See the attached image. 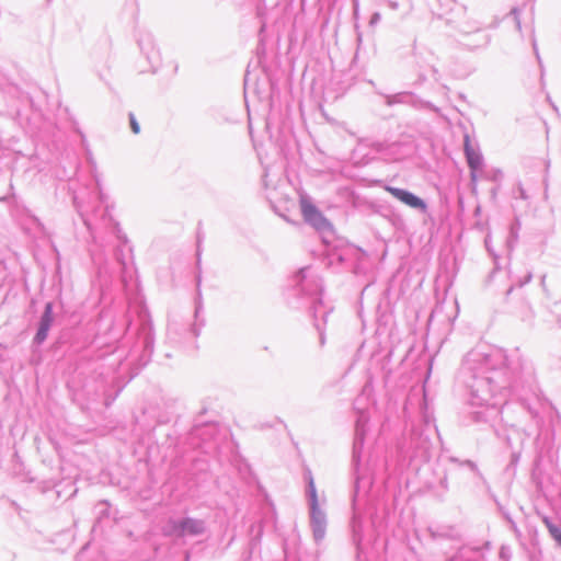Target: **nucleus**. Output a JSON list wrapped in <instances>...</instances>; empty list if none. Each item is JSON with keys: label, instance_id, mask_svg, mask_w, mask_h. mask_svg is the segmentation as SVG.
<instances>
[{"label": "nucleus", "instance_id": "1", "mask_svg": "<svg viewBox=\"0 0 561 561\" xmlns=\"http://www.w3.org/2000/svg\"><path fill=\"white\" fill-rule=\"evenodd\" d=\"M506 360V355L501 350L488 346L471 350L462 360L459 378L468 389L469 403L473 407H485L484 410L471 413L477 423H486L497 416V407L502 404L497 397L505 402L513 379Z\"/></svg>", "mask_w": 561, "mask_h": 561}, {"label": "nucleus", "instance_id": "2", "mask_svg": "<svg viewBox=\"0 0 561 561\" xmlns=\"http://www.w3.org/2000/svg\"><path fill=\"white\" fill-rule=\"evenodd\" d=\"M293 282L299 294L308 297L311 301L314 327L319 332L320 345L323 346L325 344L324 330L318 322V318L321 317L323 323H325L330 311L323 309L321 280L317 275L312 274L310 267H302L294 275Z\"/></svg>", "mask_w": 561, "mask_h": 561}, {"label": "nucleus", "instance_id": "3", "mask_svg": "<svg viewBox=\"0 0 561 561\" xmlns=\"http://www.w3.org/2000/svg\"><path fill=\"white\" fill-rule=\"evenodd\" d=\"M139 320L140 324L137 330L138 337L130 351L129 357L131 362L136 359L140 366H145L150 360L153 352V334L148 316L141 313Z\"/></svg>", "mask_w": 561, "mask_h": 561}, {"label": "nucleus", "instance_id": "4", "mask_svg": "<svg viewBox=\"0 0 561 561\" xmlns=\"http://www.w3.org/2000/svg\"><path fill=\"white\" fill-rule=\"evenodd\" d=\"M206 523L193 517L170 518L163 526V534L176 539L204 535Z\"/></svg>", "mask_w": 561, "mask_h": 561}, {"label": "nucleus", "instance_id": "5", "mask_svg": "<svg viewBox=\"0 0 561 561\" xmlns=\"http://www.w3.org/2000/svg\"><path fill=\"white\" fill-rule=\"evenodd\" d=\"M427 531L431 539L437 543H442L443 541H450L453 547L456 549H458L461 545V533L455 526L428 527Z\"/></svg>", "mask_w": 561, "mask_h": 561}, {"label": "nucleus", "instance_id": "6", "mask_svg": "<svg viewBox=\"0 0 561 561\" xmlns=\"http://www.w3.org/2000/svg\"><path fill=\"white\" fill-rule=\"evenodd\" d=\"M367 422L368 416L366 415V413L360 412L356 419L355 435L353 442V465L356 468V470L358 469L360 462V455L364 448Z\"/></svg>", "mask_w": 561, "mask_h": 561}, {"label": "nucleus", "instance_id": "7", "mask_svg": "<svg viewBox=\"0 0 561 561\" xmlns=\"http://www.w3.org/2000/svg\"><path fill=\"white\" fill-rule=\"evenodd\" d=\"M301 211L305 220L318 231L327 232L332 230V226L329 220L311 203L301 201Z\"/></svg>", "mask_w": 561, "mask_h": 561}, {"label": "nucleus", "instance_id": "8", "mask_svg": "<svg viewBox=\"0 0 561 561\" xmlns=\"http://www.w3.org/2000/svg\"><path fill=\"white\" fill-rule=\"evenodd\" d=\"M385 190L410 208L416 209L421 213L427 211V204L425 201L411 193L410 191L390 185L385 186Z\"/></svg>", "mask_w": 561, "mask_h": 561}, {"label": "nucleus", "instance_id": "9", "mask_svg": "<svg viewBox=\"0 0 561 561\" xmlns=\"http://www.w3.org/2000/svg\"><path fill=\"white\" fill-rule=\"evenodd\" d=\"M412 458L427 461L431 457L432 440L428 435L414 431L411 436Z\"/></svg>", "mask_w": 561, "mask_h": 561}, {"label": "nucleus", "instance_id": "10", "mask_svg": "<svg viewBox=\"0 0 561 561\" xmlns=\"http://www.w3.org/2000/svg\"><path fill=\"white\" fill-rule=\"evenodd\" d=\"M310 527L312 529L313 539L317 543L321 542L327 533V515L319 505L310 506Z\"/></svg>", "mask_w": 561, "mask_h": 561}, {"label": "nucleus", "instance_id": "11", "mask_svg": "<svg viewBox=\"0 0 561 561\" xmlns=\"http://www.w3.org/2000/svg\"><path fill=\"white\" fill-rule=\"evenodd\" d=\"M138 45L141 53L146 56L150 64H158L160 61V53L157 48L154 37L150 32H139Z\"/></svg>", "mask_w": 561, "mask_h": 561}, {"label": "nucleus", "instance_id": "12", "mask_svg": "<svg viewBox=\"0 0 561 561\" xmlns=\"http://www.w3.org/2000/svg\"><path fill=\"white\" fill-rule=\"evenodd\" d=\"M463 150L467 159L468 167L470 168L471 180H477V171L483 165V157L479 150L474 149L471 144L469 136H465Z\"/></svg>", "mask_w": 561, "mask_h": 561}, {"label": "nucleus", "instance_id": "13", "mask_svg": "<svg viewBox=\"0 0 561 561\" xmlns=\"http://www.w3.org/2000/svg\"><path fill=\"white\" fill-rule=\"evenodd\" d=\"M53 321H54V317H53V304L51 302H47L45 305V309H44V312L41 317V320H39V323H38V329H37V332L34 336V342L36 344H42L47 335H48V332H49V329L53 324Z\"/></svg>", "mask_w": 561, "mask_h": 561}, {"label": "nucleus", "instance_id": "14", "mask_svg": "<svg viewBox=\"0 0 561 561\" xmlns=\"http://www.w3.org/2000/svg\"><path fill=\"white\" fill-rule=\"evenodd\" d=\"M110 211H111V207H110V205L106 204L105 209L103 210V214H102V219L103 220L108 219L113 225V232L115 233L116 238L122 243H124V244L127 243L126 234L123 233L119 224L113 219Z\"/></svg>", "mask_w": 561, "mask_h": 561}, {"label": "nucleus", "instance_id": "15", "mask_svg": "<svg viewBox=\"0 0 561 561\" xmlns=\"http://www.w3.org/2000/svg\"><path fill=\"white\" fill-rule=\"evenodd\" d=\"M352 533H353V541L356 545L357 548V554L360 553V542H362V522L359 517L354 514L352 522H351Z\"/></svg>", "mask_w": 561, "mask_h": 561}, {"label": "nucleus", "instance_id": "16", "mask_svg": "<svg viewBox=\"0 0 561 561\" xmlns=\"http://www.w3.org/2000/svg\"><path fill=\"white\" fill-rule=\"evenodd\" d=\"M449 461L453 462V463H456L458 465L459 467H465V468H468L476 478H478L479 480H484L481 471L479 470L478 466L476 462H473L472 460H460L459 458H456V457H449Z\"/></svg>", "mask_w": 561, "mask_h": 561}, {"label": "nucleus", "instance_id": "17", "mask_svg": "<svg viewBox=\"0 0 561 561\" xmlns=\"http://www.w3.org/2000/svg\"><path fill=\"white\" fill-rule=\"evenodd\" d=\"M307 497H308L309 507L319 505L316 484H314L313 478L310 472L308 474V481H307Z\"/></svg>", "mask_w": 561, "mask_h": 561}, {"label": "nucleus", "instance_id": "18", "mask_svg": "<svg viewBox=\"0 0 561 561\" xmlns=\"http://www.w3.org/2000/svg\"><path fill=\"white\" fill-rule=\"evenodd\" d=\"M542 523L547 527L549 535L556 541V543L561 548V528H559L549 517H543Z\"/></svg>", "mask_w": 561, "mask_h": 561}, {"label": "nucleus", "instance_id": "19", "mask_svg": "<svg viewBox=\"0 0 561 561\" xmlns=\"http://www.w3.org/2000/svg\"><path fill=\"white\" fill-rule=\"evenodd\" d=\"M383 98H385L386 105L392 106V105L399 104V103H407L410 98V93L400 92V93H396L392 95H383Z\"/></svg>", "mask_w": 561, "mask_h": 561}, {"label": "nucleus", "instance_id": "20", "mask_svg": "<svg viewBox=\"0 0 561 561\" xmlns=\"http://www.w3.org/2000/svg\"><path fill=\"white\" fill-rule=\"evenodd\" d=\"M128 118H129V125H130L131 131L134 134H139L140 133V125L137 122L136 116L133 113H129Z\"/></svg>", "mask_w": 561, "mask_h": 561}, {"label": "nucleus", "instance_id": "21", "mask_svg": "<svg viewBox=\"0 0 561 561\" xmlns=\"http://www.w3.org/2000/svg\"><path fill=\"white\" fill-rule=\"evenodd\" d=\"M510 14L514 16L516 28L518 31H520L522 30V24H520V20H519V9L513 8L511 10Z\"/></svg>", "mask_w": 561, "mask_h": 561}, {"label": "nucleus", "instance_id": "22", "mask_svg": "<svg viewBox=\"0 0 561 561\" xmlns=\"http://www.w3.org/2000/svg\"><path fill=\"white\" fill-rule=\"evenodd\" d=\"M115 257H116L117 262L119 264H122L123 267H125L126 263H125L124 253H123L122 248H119V247L116 248V250H115Z\"/></svg>", "mask_w": 561, "mask_h": 561}, {"label": "nucleus", "instance_id": "23", "mask_svg": "<svg viewBox=\"0 0 561 561\" xmlns=\"http://www.w3.org/2000/svg\"><path fill=\"white\" fill-rule=\"evenodd\" d=\"M480 30H481V24L478 23V22H474L473 25L470 26V27H462L461 28V31L465 32V33H471V32L478 33V32H480Z\"/></svg>", "mask_w": 561, "mask_h": 561}, {"label": "nucleus", "instance_id": "24", "mask_svg": "<svg viewBox=\"0 0 561 561\" xmlns=\"http://www.w3.org/2000/svg\"><path fill=\"white\" fill-rule=\"evenodd\" d=\"M381 16L378 12H375L371 16H370V20H369V24L371 26L376 25L377 23H379Z\"/></svg>", "mask_w": 561, "mask_h": 561}, {"label": "nucleus", "instance_id": "25", "mask_svg": "<svg viewBox=\"0 0 561 561\" xmlns=\"http://www.w3.org/2000/svg\"><path fill=\"white\" fill-rule=\"evenodd\" d=\"M517 193H518L519 198H522V199L527 198L526 191L524 190V187L520 184L517 186Z\"/></svg>", "mask_w": 561, "mask_h": 561}, {"label": "nucleus", "instance_id": "26", "mask_svg": "<svg viewBox=\"0 0 561 561\" xmlns=\"http://www.w3.org/2000/svg\"><path fill=\"white\" fill-rule=\"evenodd\" d=\"M518 226H519V222L516 221V224L511 227V234H512V238L514 240L517 239V228H518Z\"/></svg>", "mask_w": 561, "mask_h": 561}, {"label": "nucleus", "instance_id": "27", "mask_svg": "<svg viewBox=\"0 0 561 561\" xmlns=\"http://www.w3.org/2000/svg\"><path fill=\"white\" fill-rule=\"evenodd\" d=\"M531 45H533L536 57L539 59V53H538V47H537V42H536L535 36H533V38H531Z\"/></svg>", "mask_w": 561, "mask_h": 561}, {"label": "nucleus", "instance_id": "28", "mask_svg": "<svg viewBox=\"0 0 561 561\" xmlns=\"http://www.w3.org/2000/svg\"><path fill=\"white\" fill-rule=\"evenodd\" d=\"M99 199H100V203H102V204L105 203V195L102 192H100V194H99Z\"/></svg>", "mask_w": 561, "mask_h": 561}, {"label": "nucleus", "instance_id": "29", "mask_svg": "<svg viewBox=\"0 0 561 561\" xmlns=\"http://www.w3.org/2000/svg\"><path fill=\"white\" fill-rule=\"evenodd\" d=\"M356 39H357V44H358V47H359L362 42H363V37H362L360 33L357 34V38Z\"/></svg>", "mask_w": 561, "mask_h": 561}, {"label": "nucleus", "instance_id": "30", "mask_svg": "<svg viewBox=\"0 0 561 561\" xmlns=\"http://www.w3.org/2000/svg\"><path fill=\"white\" fill-rule=\"evenodd\" d=\"M82 218H83L84 225H85L88 228H90V222H89V220H88L87 218H84L83 216H82Z\"/></svg>", "mask_w": 561, "mask_h": 561}, {"label": "nucleus", "instance_id": "31", "mask_svg": "<svg viewBox=\"0 0 561 561\" xmlns=\"http://www.w3.org/2000/svg\"><path fill=\"white\" fill-rule=\"evenodd\" d=\"M199 309H201V306H196V310H195V316L197 317L198 316V312H199Z\"/></svg>", "mask_w": 561, "mask_h": 561}, {"label": "nucleus", "instance_id": "32", "mask_svg": "<svg viewBox=\"0 0 561 561\" xmlns=\"http://www.w3.org/2000/svg\"><path fill=\"white\" fill-rule=\"evenodd\" d=\"M485 43H486V39H485V37L483 36L481 45H483V44H485Z\"/></svg>", "mask_w": 561, "mask_h": 561}, {"label": "nucleus", "instance_id": "33", "mask_svg": "<svg viewBox=\"0 0 561 561\" xmlns=\"http://www.w3.org/2000/svg\"><path fill=\"white\" fill-rule=\"evenodd\" d=\"M199 284H201V278L197 277V287H199Z\"/></svg>", "mask_w": 561, "mask_h": 561}]
</instances>
